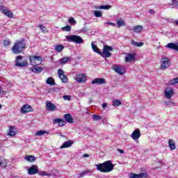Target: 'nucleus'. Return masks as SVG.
I'll return each mask as SVG.
<instances>
[{
	"label": "nucleus",
	"instance_id": "obj_4",
	"mask_svg": "<svg viewBox=\"0 0 178 178\" xmlns=\"http://www.w3.org/2000/svg\"><path fill=\"white\" fill-rule=\"evenodd\" d=\"M29 60L32 66H38V65H41V63H42V58L41 56H30Z\"/></svg>",
	"mask_w": 178,
	"mask_h": 178
},
{
	"label": "nucleus",
	"instance_id": "obj_40",
	"mask_svg": "<svg viewBox=\"0 0 178 178\" xmlns=\"http://www.w3.org/2000/svg\"><path fill=\"white\" fill-rule=\"evenodd\" d=\"M112 6L109 5H106V6H100L98 9H104L105 10H108V9H111Z\"/></svg>",
	"mask_w": 178,
	"mask_h": 178
},
{
	"label": "nucleus",
	"instance_id": "obj_34",
	"mask_svg": "<svg viewBox=\"0 0 178 178\" xmlns=\"http://www.w3.org/2000/svg\"><path fill=\"white\" fill-rule=\"evenodd\" d=\"M64 48L65 47L62 44H58L55 47V49L56 51H57V52H62Z\"/></svg>",
	"mask_w": 178,
	"mask_h": 178
},
{
	"label": "nucleus",
	"instance_id": "obj_54",
	"mask_svg": "<svg viewBox=\"0 0 178 178\" xmlns=\"http://www.w3.org/2000/svg\"><path fill=\"white\" fill-rule=\"evenodd\" d=\"M83 158H89V157H90V155H88V154H84L83 155Z\"/></svg>",
	"mask_w": 178,
	"mask_h": 178
},
{
	"label": "nucleus",
	"instance_id": "obj_44",
	"mask_svg": "<svg viewBox=\"0 0 178 178\" xmlns=\"http://www.w3.org/2000/svg\"><path fill=\"white\" fill-rule=\"evenodd\" d=\"M39 176H49V173L45 171H38Z\"/></svg>",
	"mask_w": 178,
	"mask_h": 178
},
{
	"label": "nucleus",
	"instance_id": "obj_53",
	"mask_svg": "<svg viewBox=\"0 0 178 178\" xmlns=\"http://www.w3.org/2000/svg\"><path fill=\"white\" fill-rule=\"evenodd\" d=\"M118 152H120V154H124V150L122 149H118Z\"/></svg>",
	"mask_w": 178,
	"mask_h": 178
},
{
	"label": "nucleus",
	"instance_id": "obj_52",
	"mask_svg": "<svg viewBox=\"0 0 178 178\" xmlns=\"http://www.w3.org/2000/svg\"><path fill=\"white\" fill-rule=\"evenodd\" d=\"M63 99H70V96L65 95V96H63Z\"/></svg>",
	"mask_w": 178,
	"mask_h": 178
},
{
	"label": "nucleus",
	"instance_id": "obj_45",
	"mask_svg": "<svg viewBox=\"0 0 178 178\" xmlns=\"http://www.w3.org/2000/svg\"><path fill=\"white\" fill-rule=\"evenodd\" d=\"M58 74L60 78H62L63 75H65V72H63V70L62 69H58Z\"/></svg>",
	"mask_w": 178,
	"mask_h": 178
},
{
	"label": "nucleus",
	"instance_id": "obj_7",
	"mask_svg": "<svg viewBox=\"0 0 178 178\" xmlns=\"http://www.w3.org/2000/svg\"><path fill=\"white\" fill-rule=\"evenodd\" d=\"M22 59L23 56H17L15 60V66H17V67H24L27 66V62L23 61L22 63H20V60H22Z\"/></svg>",
	"mask_w": 178,
	"mask_h": 178
},
{
	"label": "nucleus",
	"instance_id": "obj_18",
	"mask_svg": "<svg viewBox=\"0 0 178 178\" xmlns=\"http://www.w3.org/2000/svg\"><path fill=\"white\" fill-rule=\"evenodd\" d=\"M63 118L67 123H74L73 117H72V115H70V113L65 114Z\"/></svg>",
	"mask_w": 178,
	"mask_h": 178
},
{
	"label": "nucleus",
	"instance_id": "obj_32",
	"mask_svg": "<svg viewBox=\"0 0 178 178\" xmlns=\"http://www.w3.org/2000/svg\"><path fill=\"white\" fill-rule=\"evenodd\" d=\"M47 84H49V86H55V80H54V78L49 77L47 79Z\"/></svg>",
	"mask_w": 178,
	"mask_h": 178
},
{
	"label": "nucleus",
	"instance_id": "obj_22",
	"mask_svg": "<svg viewBox=\"0 0 178 178\" xmlns=\"http://www.w3.org/2000/svg\"><path fill=\"white\" fill-rule=\"evenodd\" d=\"M168 145L171 151H173V149H176V143H175L174 140L170 139L168 141Z\"/></svg>",
	"mask_w": 178,
	"mask_h": 178
},
{
	"label": "nucleus",
	"instance_id": "obj_33",
	"mask_svg": "<svg viewBox=\"0 0 178 178\" xmlns=\"http://www.w3.org/2000/svg\"><path fill=\"white\" fill-rule=\"evenodd\" d=\"M131 44L134 45V47H143L144 45L143 42H138L136 40H131Z\"/></svg>",
	"mask_w": 178,
	"mask_h": 178
},
{
	"label": "nucleus",
	"instance_id": "obj_1",
	"mask_svg": "<svg viewBox=\"0 0 178 178\" xmlns=\"http://www.w3.org/2000/svg\"><path fill=\"white\" fill-rule=\"evenodd\" d=\"M95 166H96L97 170L101 172V173H109V172H112L115 168V165H113L111 161H106L102 163L96 164Z\"/></svg>",
	"mask_w": 178,
	"mask_h": 178
},
{
	"label": "nucleus",
	"instance_id": "obj_3",
	"mask_svg": "<svg viewBox=\"0 0 178 178\" xmlns=\"http://www.w3.org/2000/svg\"><path fill=\"white\" fill-rule=\"evenodd\" d=\"M65 38L68 42H74L75 44H83V38L76 35H67Z\"/></svg>",
	"mask_w": 178,
	"mask_h": 178
},
{
	"label": "nucleus",
	"instance_id": "obj_42",
	"mask_svg": "<svg viewBox=\"0 0 178 178\" xmlns=\"http://www.w3.org/2000/svg\"><path fill=\"white\" fill-rule=\"evenodd\" d=\"M62 31H70L72 30V26H66L61 28Z\"/></svg>",
	"mask_w": 178,
	"mask_h": 178
},
{
	"label": "nucleus",
	"instance_id": "obj_35",
	"mask_svg": "<svg viewBox=\"0 0 178 178\" xmlns=\"http://www.w3.org/2000/svg\"><path fill=\"white\" fill-rule=\"evenodd\" d=\"M117 25H118V27H119V28L123 27V26H126V22H124V21H123V20H118V21H117Z\"/></svg>",
	"mask_w": 178,
	"mask_h": 178
},
{
	"label": "nucleus",
	"instance_id": "obj_28",
	"mask_svg": "<svg viewBox=\"0 0 178 178\" xmlns=\"http://www.w3.org/2000/svg\"><path fill=\"white\" fill-rule=\"evenodd\" d=\"M133 31H134V33H140L143 31V26L140 25H136L134 27Z\"/></svg>",
	"mask_w": 178,
	"mask_h": 178
},
{
	"label": "nucleus",
	"instance_id": "obj_25",
	"mask_svg": "<svg viewBox=\"0 0 178 178\" xmlns=\"http://www.w3.org/2000/svg\"><path fill=\"white\" fill-rule=\"evenodd\" d=\"M44 134H47V136H49V132L45 130H39L35 134V136H39L40 137H41V136H44Z\"/></svg>",
	"mask_w": 178,
	"mask_h": 178
},
{
	"label": "nucleus",
	"instance_id": "obj_46",
	"mask_svg": "<svg viewBox=\"0 0 178 178\" xmlns=\"http://www.w3.org/2000/svg\"><path fill=\"white\" fill-rule=\"evenodd\" d=\"M68 22H69L70 24H74V23H77V22H76V19H74V17L70 18L69 20H68Z\"/></svg>",
	"mask_w": 178,
	"mask_h": 178
},
{
	"label": "nucleus",
	"instance_id": "obj_13",
	"mask_svg": "<svg viewBox=\"0 0 178 178\" xmlns=\"http://www.w3.org/2000/svg\"><path fill=\"white\" fill-rule=\"evenodd\" d=\"M113 70L118 74H124V68L120 65H113Z\"/></svg>",
	"mask_w": 178,
	"mask_h": 178
},
{
	"label": "nucleus",
	"instance_id": "obj_17",
	"mask_svg": "<svg viewBox=\"0 0 178 178\" xmlns=\"http://www.w3.org/2000/svg\"><path fill=\"white\" fill-rule=\"evenodd\" d=\"M165 97L167 98V99H171L172 95H175V90L173 89H171L170 90H165L164 91Z\"/></svg>",
	"mask_w": 178,
	"mask_h": 178
},
{
	"label": "nucleus",
	"instance_id": "obj_39",
	"mask_svg": "<svg viewBox=\"0 0 178 178\" xmlns=\"http://www.w3.org/2000/svg\"><path fill=\"white\" fill-rule=\"evenodd\" d=\"M120 105H122V102L119 101L118 99L113 102V106H120Z\"/></svg>",
	"mask_w": 178,
	"mask_h": 178
},
{
	"label": "nucleus",
	"instance_id": "obj_47",
	"mask_svg": "<svg viewBox=\"0 0 178 178\" xmlns=\"http://www.w3.org/2000/svg\"><path fill=\"white\" fill-rule=\"evenodd\" d=\"M88 173V171H83L81 173H79V177L82 178L85 175H87Z\"/></svg>",
	"mask_w": 178,
	"mask_h": 178
},
{
	"label": "nucleus",
	"instance_id": "obj_38",
	"mask_svg": "<svg viewBox=\"0 0 178 178\" xmlns=\"http://www.w3.org/2000/svg\"><path fill=\"white\" fill-rule=\"evenodd\" d=\"M39 28L42 31V33H48V29H47L44 25L40 24Z\"/></svg>",
	"mask_w": 178,
	"mask_h": 178
},
{
	"label": "nucleus",
	"instance_id": "obj_24",
	"mask_svg": "<svg viewBox=\"0 0 178 178\" xmlns=\"http://www.w3.org/2000/svg\"><path fill=\"white\" fill-rule=\"evenodd\" d=\"M25 159L28 162L33 163V162H35V161H36L37 159L35 158V156H34L33 155H26L25 156Z\"/></svg>",
	"mask_w": 178,
	"mask_h": 178
},
{
	"label": "nucleus",
	"instance_id": "obj_21",
	"mask_svg": "<svg viewBox=\"0 0 178 178\" xmlns=\"http://www.w3.org/2000/svg\"><path fill=\"white\" fill-rule=\"evenodd\" d=\"M125 60L127 62H133V60H136V56L133 54H128V55L125 57Z\"/></svg>",
	"mask_w": 178,
	"mask_h": 178
},
{
	"label": "nucleus",
	"instance_id": "obj_2",
	"mask_svg": "<svg viewBox=\"0 0 178 178\" xmlns=\"http://www.w3.org/2000/svg\"><path fill=\"white\" fill-rule=\"evenodd\" d=\"M26 49V39L22 38L20 40H17L11 48L13 54H22Z\"/></svg>",
	"mask_w": 178,
	"mask_h": 178
},
{
	"label": "nucleus",
	"instance_id": "obj_6",
	"mask_svg": "<svg viewBox=\"0 0 178 178\" xmlns=\"http://www.w3.org/2000/svg\"><path fill=\"white\" fill-rule=\"evenodd\" d=\"M170 66V60H169L166 57H163L161 58V69L162 70H166L168 67Z\"/></svg>",
	"mask_w": 178,
	"mask_h": 178
},
{
	"label": "nucleus",
	"instance_id": "obj_12",
	"mask_svg": "<svg viewBox=\"0 0 178 178\" xmlns=\"http://www.w3.org/2000/svg\"><path fill=\"white\" fill-rule=\"evenodd\" d=\"M58 124L59 127H63V126L66 125V121H65L62 118H56L53 120V124Z\"/></svg>",
	"mask_w": 178,
	"mask_h": 178
},
{
	"label": "nucleus",
	"instance_id": "obj_14",
	"mask_svg": "<svg viewBox=\"0 0 178 178\" xmlns=\"http://www.w3.org/2000/svg\"><path fill=\"white\" fill-rule=\"evenodd\" d=\"M131 137L133 140H138L141 137V132L140 129H136L134 131L131 135Z\"/></svg>",
	"mask_w": 178,
	"mask_h": 178
},
{
	"label": "nucleus",
	"instance_id": "obj_23",
	"mask_svg": "<svg viewBox=\"0 0 178 178\" xmlns=\"http://www.w3.org/2000/svg\"><path fill=\"white\" fill-rule=\"evenodd\" d=\"M8 166V161L3 157L0 156V168H6Z\"/></svg>",
	"mask_w": 178,
	"mask_h": 178
},
{
	"label": "nucleus",
	"instance_id": "obj_27",
	"mask_svg": "<svg viewBox=\"0 0 178 178\" xmlns=\"http://www.w3.org/2000/svg\"><path fill=\"white\" fill-rule=\"evenodd\" d=\"M73 144V143H72V141L70 140H67L66 142H65L63 145L60 147L61 149L63 148H69V147H70Z\"/></svg>",
	"mask_w": 178,
	"mask_h": 178
},
{
	"label": "nucleus",
	"instance_id": "obj_15",
	"mask_svg": "<svg viewBox=\"0 0 178 178\" xmlns=\"http://www.w3.org/2000/svg\"><path fill=\"white\" fill-rule=\"evenodd\" d=\"M92 84H106V79L104 78H96L92 80Z\"/></svg>",
	"mask_w": 178,
	"mask_h": 178
},
{
	"label": "nucleus",
	"instance_id": "obj_43",
	"mask_svg": "<svg viewBox=\"0 0 178 178\" xmlns=\"http://www.w3.org/2000/svg\"><path fill=\"white\" fill-rule=\"evenodd\" d=\"M61 79V81L63 83H67V81H69V79H67V76L66 75H63L61 76V78H60Z\"/></svg>",
	"mask_w": 178,
	"mask_h": 178
},
{
	"label": "nucleus",
	"instance_id": "obj_55",
	"mask_svg": "<svg viewBox=\"0 0 178 178\" xmlns=\"http://www.w3.org/2000/svg\"><path fill=\"white\" fill-rule=\"evenodd\" d=\"M107 105H108V104L104 103V104H102V108H106Z\"/></svg>",
	"mask_w": 178,
	"mask_h": 178
},
{
	"label": "nucleus",
	"instance_id": "obj_26",
	"mask_svg": "<svg viewBox=\"0 0 178 178\" xmlns=\"http://www.w3.org/2000/svg\"><path fill=\"white\" fill-rule=\"evenodd\" d=\"M31 72H33V73H41L44 69L41 67H33L31 68Z\"/></svg>",
	"mask_w": 178,
	"mask_h": 178
},
{
	"label": "nucleus",
	"instance_id": "obj_16",
	"mask_svg": "<svg viewBox=\"0 0 178 178\" xmlns=\"http://www.w3.org/2000/svg\"><path fill=\"white\" fill-rule=\"evenodd\" d=\"M147 173L145 172H141L140 174H136V173H131L129 174V178H143V177H147Z\"/></svg>",
	"mask_w": 178,
	"mask_h": 178
},
{
	"label": "nucleus",
	"instance_id": "obj_49",
	"mask_svg": "<svg viewBox=\"0 0 178 178\" xmlns=\"http://www.w3.org/2000/svg\"><path fill=\"white\" fill-rule=\"evenodd\" d=\"M105 24H108V26H113V27H115V26H116V24L115 23L113 22H106Z\"/></svg>",
	"mask_w": 178,
	"mask_h": 178
},
{
	"label": "nucleus",
	"instance_id": "obj_50",
	"mask_svg": "<svg viewBox=\"0 0 178 178\" xmlns=\"http://www.w3.org/2000/svg\"><path fill=\"white\" fill-rule=\"evenodd\" d=\"M2 9H5V6H3V3L0 2V10H2Z\"/></svg>",
	"mask_w": 178,
	"mask_h": 178
},
{
	"label": "nucleus",
	"instance_id": "obj_37",
	"mask_svg": "<svg viewBox=\"0 0 178 178\" xmlns=\"http://www.w3.org/2000/svg\"><path fill=\"white\" fill-rule=\"evenodd\" d=\"M92 118H93L94 122H98V120H102V117H101V115H98L95 114L92 115Z\"/></svg>",
	"mask_w": 178,
	"mask_h": 178
},
{
	"label": "nucleus",
	"instance_id": "obj_36",
	"mask_svg": "<svg viewBox=\"0 0 178 178\" xmlns=\"http://www.w3.org/2000/svg\"><path fill=\"white\" fill-rule=\"evenodd\" d=\"M10 44H12V42L9 39H6L3 42V47H9Z\"/></svg>",
	"mask_w": 178,
	"mask_h": 178
},
{
	"label": "nucleus",
	"instance_id": "obj_10",
	"mask_svg": "<svg viewBox=\"0 0 178 178\" xmlns=\"http://www.w3.org/2000/svg\"><path fill=\"white\" fill-rule=\"evenodd\" d=\"M38 165H32L30 168H28V175H38Z\"/></svg>",
	"mask_w": 178,
	"mask_h": 178
},
{
	"label": "nucleus",
	"instance_id": "obj_29",
	"mask_svg": "<svg viewBox=\"0 0 178 178\" xmlns=\"http://www.w3.org/2000/svg\"><path fill=\"white\" fill-rule=\"evenodd\" d=\"M92 49L94 51V52H96V54H98V55H100L101 54V50L98 49V47L95 45L94 43L91 44Z\"/></svg>",
	"mask_w": 178,
	"mask_h": 178
},
{
	"label": "nucleus",
	"instance_id": "obj_9",
	"mask_svg": "<svg viewBox=\"0 0 178 178\" xmlns=\"http://www.w3.org/2000/svg\"><path fill=\"white\" fill-rule=\"evenodd\" d=\"M46 109L49 112H55V111H58V107L54 103L51 102H47L46 103Z\"/></svg>",
	"mask_w": 178,
	"mask_h": 178
},
{
	"label": "nucleus",
	"instance_id": "obj_11",
	"mask_svg": "<svg viewBox=\"0 0 178 178\" xmlns=\"http://www.w3.org/2000/svg\"><path fill=\"white\" fill-rule=\"evenodd\" d=\"M34 109L29 104L24 105L21 108V113H29V112H33Z\"/></svg>",
	"mask_w": 178,
	"mask_h": 178
},
{
	"label": "nucleus",
	"instance_id": "obj_48",
	"mask_svg": "<svg viewBox=\"0 0 178 178\" xmlns=\"http://www.w3.org/2000/svg\"><path fill=\"white\" fill-rule=\"evenodd\" d=\"M168 105H170V106H176V103L173 102H168Z\"/></svg>",
	"mask_w": 178,
	"mask_h": 178
},
{
	"label": "nucleus",
	"instance_id": "obj_51",
	"mask_svg": "<svg viewBox=\"0 0 178 178\" xmlns=\"http://www.w3.org/2000/svg\"><path fill=\"white\" fill-rule=\"evenodd\" d=\"M5 94V90H3L2 88L0 87V95H3Z\"/></svg>",
	"mask_w": 178,
	"mask_h": 178
},
{
	"label": "nucleus",
	"instance_id": "obj_8",
	"mask_svg": "<svg viewBox=\"0 0 178 178\" xmlns=\"http://www.w3.org/2000/svg\"><path fill=\"white\" fill-rule=\"evenodd\" d=\"M74 79L77 83H86L87 81V76L84 74H77Z\"/></svg>",
	"mask_w": 178,
	"mask_h": 178
},
{
	"label": "nucleus",
	"instance_id": "obj_19",
	"mask_svg": "<svg viewBox=\"0 0 178 178\" xmlns=\"http://www.w3.org/2000/svg\"><path fill=\"white\" fill-rule=\"evenodd\" d=\"M2 10V13H3V15H5L6 16H7V17H10V19H12V17H13V13H12L10 10H8V9H1Z\"/></svg>",
	"mask_w": 178,
	"mask_h": 178
},
{
	"label": "nucleus",
	"instance_id": "obj_57",
	"mask_svg": "<svg viewBox=\"0 0 178 178\" xmlns=\"http://www.w3.org/2000/svg\"><path fill=\"white\" fill-rule=\"evenodd\" d=\"M175 24H177V26H178V19L175 21Z\"/></svg>",
	"mask_w": 178,
	"mask_h": 178
},
{
	"label": "nucleus",
	"instance_id": "obj_41",
	"mask_svg": "<svg viewBox=\"0 0 178 178\" xmlns=\"http://www.w3.org/2000/svg\"><path fill=\"white\" fill-rule=\"evenodd\" d=\"M94 15L96 17H101L102 16V13L99 10H95Z\"/></svg>",
	"mask_w": 178,
	"mask_h": 178
},
{
	"label": "nucleus",
	"instance_id": "obj_56",
	"mask_svg": "<svg viewBox=\"0 0 178 178\" xmlns=\"http://www.w3.org/2000/svg\"><path fill=\"white\" fill-rule=\"evenodd\" d=\"M149 12L151 15H154L155 13V11H154V10H149Z\"/></svg>",
	"mask_w": 178,
	"mask_h": 178
},
{
	"label": "nucleus",
	"instance_id": "obj_58",
	"mask_svg": "<svg viewBox=\"0 0 178 178\" xmlns=\"http://www.w3.org/2000/svg\"><path fill=\"white\" fill-rule=\"evenodd\" d=\"M177 0H172V3H175V1H176Z\"/></svg>",
	"mask_w": 178,
	"mask_h": 178
},
{
	"label": "nucleus",
	"instance_id": "obj_20",
	"mask_svg": "<svg viewBox=\"0 0 178 178\" xmlns=\"http://www.w3.org/2000/svg\"><path fill=\"white\" fill-rule=\"evenodd\" d=\"M8 136H10V137L16 136V128L15 127V126L9 127Z\"/></svg>",
	"mask_w": 178,
	"mask_h": 178
},
{
	"label": "nucleus",
	"instance_id": "obj_5",
	"mask_svg": "<svg viewBox=\"0 0 178 178\" xmlns=\"http://www.w3.org/2000/svg\"><path fill=\"white\" fill-rule=\"evenodd\" d=\"M109 51H113V48L111 46L104 45L103 47V51H100V56L103 58H111L112 56V53Z\"/></svg>",
	"mask_w": 178,
	"mask_h": 178
},
{
	"label": "nucleus",
	"instance_id": "obj_30",
	"mask_svg": "<svg viewBox=\"0 0 178 178\" xmlns=\"http://www.w3.org/2000/svg\"><path fill=\"white\" fill-rule=\"evenodd\" d=\"M175 84H178V77L174 78L168 81L169 86H175Z\"/></svg>",
	"mask_w": 178,
	"mask_h": 178
},
{
	"label": "nucleus",
	"instance_id": "obj_59",
	"mask_svg": "<svg viewBox=\"0 0 178 178\" xmlns=\"http://www.w3.org/2000/svg\"><path fill=\"white\" fill-rule=\"evenodd\" d=\"M2 108V105L0 104V109Z\"/></svg>",
	"mask_w": 178,
	"mask_h": 178
},
{
	"label": "nucleus",
	"instance_id": "obj_31",
	"mask_svg": "<svg viewBox=\"0 0 178 178\" xmlns=\"http://www.w3.org/2000/svg\"><path fill=\"white\" fill-rule=\"evenodd\" d=\"M70 60V57H63L60 60V65H65V63H67Z\"/></svg>",
	"mask_w": 178,
	"mask_h": 178
}]
</instances>
